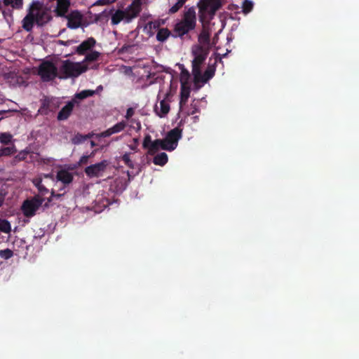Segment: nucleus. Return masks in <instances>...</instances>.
I'll list each match as a JSON object with an SVG mask.
<instances>
[{"label": "nucleus", "mask_w": 359, "mask_h": 359, "mask_svg": "<svg viewBox=\"0 0 359 359\" xmlns=\"http://www.w3.org/2000/svg\"><path fill=\"white\" fill-rule=\"evenodd\" d=\"M52 20L50 8L39 0H32L27 8V13L22 20V28L29 32L34 25L43 26Z\"/></svg>", "instance_id": "f257e3e1"}, {"label": "nucleus", "mask_w": 359, "mask_h": 359, "mask_svg": "<svg viewBox=\"0 0 359 359\" xmlns=\"http://www.w3.org/2000/svg\"><path fill=\"white\" fill-rule=\"evenodd\" d=\"M192 53L194 55L192 61L194 82L196 89H198L214 76L215 70L209 67L202 75L200 71V65L203 62L208 54L204 49L198 46L193 47Z\"/></svg>", "instance_id": "f03ea898"}, {"label": "nucleus", "mask_w": 359, "mask_h": 359, "mask_svg": "<svg viewBox=\"0 0 359 359\" xmlns=\"http://www.w3.org/2000/svg\"><path fill=\"white\" fill-rule=\"evenodd\" d=\"M55 2L53 13L57 17H64L67 20V26L71 29L79 27L83 22V15L79 11H72L67 14L70 0H49Z\"/></svg>", "instance_id": "7ed1b4c3"}, {"label": "nucleus", "mask_w": 359, "mask_h": 359, "mask_svg": "<svg viewBox=\"0 0 359 359\" xmlns=\"http://www.w3.org/2000/svg\"><path fill=\"white\" fill-rule=\"evenodd\" d=\"M88 69L85 62H74L69 60H60L59 79L77 77Z\"/></svg>", "instance_id": "20e7f679"}, {"label": "nucleus", "mask_w": 359, "mask_h": 359, "mask_svg": "<svg viewBox=\"0 0 359 359\" xmlns=\"http://www.w3.org/2000/svg\"><path fill=\"white\" fill-rule=\"evenodd\" d=\"M109 14L111 15V23L113 25H117L121 22L129 23L137 16V11L133 9L130 5L124 10H104L100 13V16L107 17Z\"/></svg>", "instance_id": "39448f33"}, {"label": "nucleus", "mask_w": 359, "mask_h": 359, "mask_svg": "<svg viewBox=\"0 0 359 359\" xmlns=\"http://www.w3.org/2000/svg\"><path fill=\"white\" fill-rule=\"evenodd\" d=\"M60 60L51 59L43 61L38 68V74L43 81L59 78Z\"/></svg>", "instance_id": "423d86ee"}, {"label": "nucleus", "mask_w": 359, "mask_h": 359, "mask_svg": "<svg viewBox=\"0 0 359 359\" xmlns=\"http://www.w3.org/2000/svg\"><path fill=\"white\" fill-rule=\"evenodd\" d=\"M196 17L194 8H189L184 13L183 19L175 26V32L177 36H182L196 27Z\"/></svg>", "instance_id": "0eeeda50"}, {"label": "nucleus", "mask_w": 359, "mask_h": 359, "mask_svg": "<svg viewBox=\"0 0 359 359\" xmlns=\"http://www.w3.org/2000/svg\"><path fill=\"white\" fill-rule=\"evenodd\" d=\"M222 5V0H199L198 6L200 20L212 19Z\"/></svg>", "instance_id": "6e6552de"}, {"label": "nucleus", "mask_w": 359, "mask_h": 359, "mask_svg": "<svg viewBox=\"0 0 359 359\" xmlns=\"http://www.w3.org/2000/svg\"><path fill=\"white\" fill-rule=\"evenodd\" d=\"M212 19H205V20H200L202 23V31L198 36V46L204 49L208 54V50L210 47V37L213 34L214 23L211 22Z\"/></svg>", "instance_id": "1a4fd4ad"}, {"label": "nucleus", "mask_w": 359, "mask_h": 359, "mask_svg": "<svg viewBox=\"0 0 359 359\" xmlns=\"http://www.w3.org/2000/svg\"><path fill=\"white\" fill-rule=\"evenodd\" d=\"M43 199L37 196L30 200L25 201L22 205V210L26 217L33 216L42 205Z\"/></svg>", "instance_id": "9d476101"}, {"label": "nucleus", "mask_w": 359, "mask_h": 359, "mask_svg": "<svg viewBox=\"0 0 359 359\" xmlns=\"http://www.w3.org/2000/svg\"><path fill=\"white\" fill-rule=\"evenodd\" d=\"M181 137L182 134L180 129L174 128L170 130L166 137L163 140V142L164 143L163 149L168 151L174 150L177 147L178 140Z\"/></svg>", "instance_id": "9b49d317"}, {"label": "nucleus", "mask_w": 359, "mask_h": 359, "mask_svg": "<svg viewBox=\"0 0 359 359\" xmlns=\"http://www.w3.org/2000/svg\"><path fill=\"white\" fill-rule=\"evenodd\" d=\"M170 102L171 95L170 93H166L162 99L159 97V101L154 107V111L158 116L161 118L166 116L170 109Z\"/></svg>", "instance_id": "f8f14e48"}, {"label": "nucleus", "mask_w": 359, "mask_h": 359, "mask_svg": "<svg viewBox=\"0 0 359 359\" xmlns=\"http://www.w3.org/2000/svg\"><path fill=\"white\" fill-rule=\"evenodd\" d=\"M108 165L109 162L104 160L98 163L88 166L85 169V172L90 177H98L102 175Z\"/></svg>", "instance_id": "ddd939ff"}, {"label": "nucleus", "mask_w": 359, "mask_h": 359, "mask_svg": "<svg viewBox=\"0 0 359 359\" xmlns=\"http://www.w3.org/2000/svg\"><path fill=\"white\" fill-rule=\"evenodd\" d=\"M163 142L161 140L152 141L150 135H147L143 141V147L148 150V153L154 154L159 149H163Z\"/></svg>", "instance_id": "4468645a"}, {"label": "nucleus", "mask_w": 359, "mask_h": 359, "mask_svg": "<svg viewBox=\"0 0 359 359\" xmlns=\"http://www.w3.org/2000/svg\"><path fill=\"white\" fill-rule=\"evenodd\" d=\"M165 24V20L161 19H157L154 21H149L143 27V32L147 34L149 36H154L155 32L159 29V27Z\"/></svg>", "instance_id": "2eb2a0df"}, {"label": "nucleus", "mask_w": 359, "mask_h": 359, "mask_svg": "<svg viewBox=\"0 0 359 359\" xmlns=\"http://www.w3.org/2000/svg\"><path fill=\"white\" fill-rule=\"evenodd\" d=\"M127 126V123L125 121H121L117 123L112 127L101 133L99 136L102 137H109L113 134L118 133L123 131Z\"/></svg>", "instance_id": "dca6fc26"}, {"label": "nucleus", "mask_w": 359, "mask_h": 359, "mask_svg": "<svg viewBox=\"0 0 359 359\" xmlns=\"http://www.w3.org/2000/svg\"><path fill=\"white\" fill-rule=\"evenodd\" d=\"M73 107L74 104L72 102H69L68 104H67L58 113V120L62 121L67 119L72 113Z\"/></svg>", "instance_id": "f3484780"}, {"label": "nucleus", "mask_w": 359, "mask_h": 359, "mask_svg": "<svg viewBox=\"0 0 359 359\" xmlns=\"http://www.w3.org/2000/svg\"><path fill=\"white\" fill-rule=\"evenodd\" d=\"M95 43V41L93 38H89L86 41H83L80 46H77L75 49L79 53H83L92 48Z\"/></svg>", "instance_id": "a211bd4d"}, {"label": "nucleus", "mask_w": 359, "mask_h": 359, "mask_svg": "<svg viewBox=\"0 0 359 359\" xmlns=\"http://www.w3.org/2000/svg\"><path fill=\"white\" fill-rule=\"evenodd\" d=\"M121 160L130 168L133 169L136 166L135 161L133 158L132 152H126L121 157Z\"/></svg>", "instance_id": "6ab92c4d"}, {"label": "nucleus", "mask_w": 359, "mask_h": 359, "mask_svg": "<svg viewBox=\"0 0 359 359\" xmlns=\"http://www.w3.org/2000/svg\"><path fill=\"white\" fill-rule=\"evenodd\" d=\"M190 95L189 86H181L180 108L182 109L183 105L186 104Z\"/></svg>", "instance_id": "aec40b11"}, {"label": "nucleus", "mask_w": 359, "mask_h": 359, "mask_svg": "<svg viewBox=\"0 0 359 359\" xmlns=\"http://www.w3.org/2000/svg\"><path fill=\"white\" fill-rule=\"evenodd\" d=\"M57 179L65 184H68L72 182V176L68 171L62 170L57 172Z\"/></svg>", "instance_id": "412c9836"}, {"label": "nucleus", "mask_w": 359, "mask_h": 359, "mask_svg": "<svg viewBox=\"0 0 359 359\" xmlns=\"http://www.w3.org/2000/svg\"><path fill=\"white\" fill-rule=\"evenodd\" d=\"M170 35V32L167 28L159 29L157 34L156 39L158 41H165Z\"/></svg>", "instance_id": "4be33fe9"}, {"label": "nucleus", "mask_w": 359, "mask_h": 359, "mask_svg": "<svg viewBox=\"0 0 359 359\" xmlns=\"http://www.w3.org/2000/svg\"><path fill=\"white\" fill-rule=\"evenodd\" d=\"M4 3L13 9L20 10L23 7V0H4Z\"/></svg>", "instance_id": "5701e85b"}, {"label": "nucleus", "mask_w": 359, "mask_h": 359, "mask_svg": "<svg viewBox=\"0 0 359 359\" xmlns=\"http://www.w3.org/2000/svg\"><path fill=\"white\" fill-rule=\"evenodd\" d=\"M149 2L150 0H133L130 6L133 8V9L137 11V15H138L141 11V6L144 4H147Z\"/></svg>", "instance_id": "b1692460"}, {"label": "nucleus", "mask_w": 359, "mask_h": 359, "mask_svg": "<svg viewBox=\"0 0 359 359\" xmlns=\"http://www.w3.org/2000/svg\"><path fill=\"white\" fill-rule=\"evenodd\" d=\"M168 162V156L165 153H161L156 156L154 158V163L156 165H163Z\"/></svg>", "instance_id": "393cba45"}, {"label": "nucleus", "mask_w": 359, "mask_h": 359, "mask_svg": "<svg viewBox=\"0 0 359 359\" xmlns=\"http://www.w3.org/2000/svg\"><path fill=\"white\" fill-rule=\"evenodd\" d=\"M11 231V225L9 222L6 219H0V231L5 233H9Z\"/></svg>", "instance_id": "a878e982"}, {"label": "nucleus", "mask_w": 359, "mask_h": 359, "mask_svg": "<svg viewBox=\"0 0 359 359\" xmlns=\"http://www.w3.org/2000/svg\"><path fill=\"white\" fill-rule=\"evenodd\" d=\"M16 152V149L14 145L11 147H5L0 149V156H9Z\"/></svg>", "instance_id": "bb28decb"}, {"label": "nucleus", "mask_w": 359, "mask_h": 359, "mask_svg": "<svg viewBox=\"0 0 359 359\" xmlns=\"http://www.w3.org/2000/svg\"><path fill=\"white\" fill-rule=\"evenodd\" d=\"M13 140V135L8 133H1L0 134V142L2 144H8Z\"/></svg>", "instance_id": "cd10ccee"}, {"label": "nucleus", "mask_w": 359, "mask_h": 359, "mask_svg": "<svg viewBox=\"0 0 359 359\" xmlns=\"http://www.w3.org/2000/svg\"><path fill=\"white\" fill-rule=\"evenodd\" d=\"M253 6H254V4L251 0H244V1L243 2V5H242L243 11L245 13H250L252 9Z\"/></svg>", "instance_id": "c85d7f7f"}, {"label": "nucleus", "mask_w": 359, "mask_h": 359, "mask_svg": "<svg viewBox=\"0 0 359 359\" xmlns=\"http://www.w3.org/2000/svg\"><path fill=\"white\" fill-rule=\"evenodd\" d=\"M94 94H95V91L94 90H84L80 92L79 93L76 94L75 97L79 98V99H84V98H86L88 97L92 96Z\"/></svg>", "instance_id": "c756f323"}, {"label": "nucleus", "mask_w": 359, "mask_h": 359, "mask_svg": "<svg viewBox=\"0 0 359 359\" xmlns=\"http://www.w3.org/2000/svg\"><path fill=\"white\" fill-rule=\"evenodd\" d=\"M189 74L187 71H182L180 74V83L181 86H189L188 80H189Z\"/></svg>", "instance_id": "7c9ffc66"}, {"label": "nucleus", "mask_w": 359, "mask_h": 359, "mask_svg": "<svg viewBox=\"0 0 359 359\" xmlns=\"http://www.w3.org/2000/svg\"><path fill=\"white\" fill-rule=\"evenodd\" d=\"M13 256V251L8 248L0 250V257L4 259H8L11 258Z\"/></svg>", "instance_id": "2f4dec72"}, {"label": "nucleus", "mask_w": 359, "mask_h": 359, "mask_svg": "<svg viewBox=\"0 0 359 359\" xmlns=\"http://www.w3.org/2000/svg\"><path fill=\"white\" fill-rule=\"evenodd\" d=\"M100 53L96 51L90 52L88 53L86 56L85 60L83 62H85V63L87 61H95L97 60L99 57Z\"/></svg>", "instance_id": "473e14b6"}, {"label": "nucleus", "mask_w": 359, "mask_h": 359, "mask_svg": "<svg viewBox=\"0 0 359 359\" xmlns=\"http://www.w3.org/2000/svg\"><path fill=\"white\" fill-rule=\"evenodd\" d=\"M35 186L38 188L39 191L41 194H45L48 192V190L44 187V186L41 183V180L39 179H36L33 181Z\"/></svg>", "instance_id": "72a5a7b5"}, {"label": "nucleus", "mask_w": 359, "mask_h": 359, "mask_svg": "<svg viewBox=\"0 0 359 359\" xmlns=\"http://www.w3.org/2000/svg\"><path fill=\"white\" fill-rule=\"evenodd\" d=\"M116 0H97L93 6H107L114 3Z\"/></svg>", "instance_id": "f704fd0d"}, {"label": "nucleus", "mask_w": 359, "mask_h": 359, "mask_svg": "<svg viewBox=\"0 0 359 359\" xmlns=\"http://www.w3.org/2000/svg\"><path fill=\"white\" fill-rule=\"evenodd\" d=\"M84 140L81 135H77L72 139V142L75 144L81 143Z\"/></svg>", "instance_id": "c9c22d12"}, {"label": "nucleus", "mask_w": 359, "mask_h": 359, "mask_svg": "<svg viewBox=\"0 0 359 359\" xmlns=\"http://www.w3.org/2000/svg\"><path fill=\"white\" fill-rule=\"evenodd\" d=\"M134 114V109L133 108H128L127 109L126 114V118L129 119L130 117H132Z\"/></svg>", "instance_id": "e433bc0d"}, {"label": "nucleus", "mask_w": 359, "mask_h": 359, "mask_svg": "<svg viewBox=\"0 0 359 359\" xmlns=\"http://www.w3.org/2000/svg\"><path fill=\"white\" fill-rule=\"evenodd\" d=\"M74 43L73 41H61V40H59L56 42L57 44L58 45H65V46H67V45H71Z\"/></svg>", "instance_id": "4c0bfd02"}, {"label": "nucleus", "mask_w": 359, "mask_h": 359, "mask_svg": "<svg viewBox=\"0 0 359 359\" xmlns=\"http://www.w3.org/2000/svg\"><path fill=\"white\" fill-rule=\"evenodd\" d=\"M181 6H179V5H177V3L173 6L172 7H171V8L170 9V12L173 13H175L176 11H177V10L180 8Z\"/></svg>", "instance_id": "58836bf2"}, {"label": "nucleus", "mask_w": 359, "mask_h": 359, "mask_svg": "<svg viewBox=\"0 0 359 359\" xmlns=\"http://www.w3.org/2000/svg\"><path fill=\"white\" fill-rule=\"evenodd\" d=\"M128 147L134 152H136L137 151V147L136 145H134V144L128 145Z\"/></svg>", "instance_id": "ea45409f"}, {"label": "nucleus", "mask_w": 359, "mask_h": 359, "mask_svg": "<svg viewBox=\"0 0 359 359\" xmlns=\"http://www.w3.org/2000/svg\"><path fill=\"white\" fill-rule=\"evenodd\" d=\"M88 156H83L80 159V163H86L88 161Z\"/></svg>", "instance_id": "a19ab883"}, {"label": "nucleus", "mask_w": 359, "mask_h": 359, "mask_svg": "<svg viewBox=\"0 0 359 359\" xmlns=\"http://www.w3.org/2000/svg\"><path fill=\"white\" fill-rule=\"evenodd\" d=\"M102 89H103V87L102 86H99L97 88L96 90H94L95 93H98L101 92L102 90Z\"/></svg>", "instance_id": "79ce46f5"}, {"label": "nucleus", "mask_w": 359, "mask_h": 359, "mask_svg": "<svg viewBox=\"0 0 359 359\" xmlns=\"http://www.w3.org/2000/svg\"><path fill=\"white\" fill-rule=\"evenodd\" d=\"M4 197L1 192H0V206L1 205L3 201H4Z\"/></svg>", "instance_id": "37998d69"}, {"label": "nucleus", "mask_w": 359, "mask_h": 359, "mask_svg": "<svg viewBox=\"0 0 359 359\" xmlns=\"http://www.w3.org/2000/svg\"><path fill=\"white\" fill-rule=\"evenodd\" d=\"M185 1H186V0H178L177 5H179V6H182Z\"/></svg>", "instance_id": "c03bdc74"}, {"label": "nucleus", "mask_w": 359, "mask_h": 359, "mask_svg": "<svg viewBox=\"0 0 359 359\" xmlns=\"http://www.w3.org/2000/svg\"><path fill=\"white\" fill-rule=\"evenodd\" d=\"M133 142L134 145H136L137 147L138 146L139 140L137 138H134L133 140Z\"/></svg>", "instance_id": "a18cd8bd"}, {"label": "nucleus", "mask_w": 359, "mask_h": 359, "mask_svg": "<svg viewBox=\"0 0 359 359\" xmlns=\"http://www.w3.org/2000/svg\"><path fill=\"white\" fill-rule=\"evenodd\" d=\"M217 34H215V36L212 39V44L215 43V40H216V38H217Z\"/></svg>", "instance_id": "49530a36"}, {"label": "nucleus", "mask_w": 359, "mask_h": 359, "mask_svg": "<svg viewBox=\"0 0 359 359\" xmlns=\"http://www.w3.org/2000/svg\"><path fill=\"white\" fill-rule=\"evenodd\" d=\"M52 197L57 196L58 195H55L53 192L51 193Z\"/></svg>", "instance_id": "de8ad7c7"}, {"label": "nucleus", "mask_w": 359, "mask_h": 359, "mask_svg": "<svg viewBox=\"0 0 359 359\" xmlns=\"http://www.w3.org/2000/svg\"><path fill=\"white\" fill-rule=\"evenodd\" d=\"M95 145V143L93 142H91V146L93 147Z\"/></svg>", "instance_id": "09e8293b"}, {"label": "nucleus", "mask_w": 359, "mask_h": 359, "mask_svg": "<svg viewBox=\"0 0 359 359\" xmlns=\"http://www.w3.org/2000/svg\"><path fill=\"white\" fill-rule=\"evenodd\" d=\"M1 42V41L0 40V43Z\"/></svg>", "instance_id": "8fccbe9b"}]
</instances>
